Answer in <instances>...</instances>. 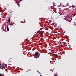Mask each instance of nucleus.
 Segmentation results:
<instances>
[{
  "label": "nucleus",
  "instance_id": "f257e3e1",
  "mask_svg": "<svg viewBox=\"0 0 76 76\" xmlns=\"http://www.w3.org/2000/svg\"><path fill=\"white\" fill-rule=\"evenodd\" d=\"M7 68V65L5 64H0V69L4 70Z\"/></svg>",
  "mask_w": 76,
  "mask_h": 76
},
{
  "label": "nucleus",
  "instance_id": "f03ea898",
  "mask_svg": "<svg viewBox=\"0 0 76 76\" xmlns=\"http://www.w3.org/2000/svg\"><path fill=\"white\" fill-rule=\"evenodd\" d=\"M35 56L37 57V58H39L40 56V54L38 52H36L34 54Z\"/></svg>",
  "mask_w": 76,
  "mask_h": 76
},
{
  "label": "nucleus",
  "instance_id": "7ed1b4c3",
  "mask_svg": "<svg viewBox=\"0 0 76 76\" xmlns=\"http://www.w3.org/2000/svg\"><path fill=\"white\" fill-rule=\"evenodd\" d=\"M15 1H16V3H17V4H18V3H19L20 1H22V0H14Z\"/></svg>",
  "mask_w": 76,
  "mask_h": 76
},
{
  "label": "nucleus",
  "instance_id": "20e7f679",
  "mask_svg": "<svg viewBox=\"0 0 76 76\" xmlns=\"http://www.w3.org/2000/svg\"><path fill=\"white\" fill-rule=\"evenodd\" d=\"M71 7H72L73 9V8H75V7L73 5L70 6Z\"/></svg>",
  "mask_w": 76,
  "mask_h": 76
},
{
  "label": "nucleus",
  "instance_id": "39448f33",
  "mask_svg": "<svg viewBox=\"0 0 76 76\" xmlns=\"http://www.w3.org/2000/svg\"><path fill=\"white\" fill-rule=\"evenodd\" d=\"M8 22L10 23V18H9L8 20Z\"/></svg>",
  "mask_w": 76,
  "mask_h": 76
},
{
  "label": "nucleus",
  "instance_id": "423d86ee",
  "mask_svg": "<svg viewBox=\"0 0 76 76\" xmlns=\"http://www.w3.org/2000/svg\"><path fill=\"white\" fill-rule=\"evenodd\" d=\"M44 32V31H41L40 33L42 35H43V33Z\"/></svg>",
  "mask_w": 76,
  "mask_h": 76
},
{
  "label": "nucleus",
  "instance_id": "0eeeda50",
  "mask_svg": "<svg viewBox=\"0 0 76 76\" xmlns=\"http://www.w3.org/2000/svg\"><path fill=\"white\" fill-rule=\"evenodd\" d=\"M51 71H52V72H53V70H54V69H52L50 70Z\"/></svg>",
  "mask_w": 76,
  "mask_h": 76
},
{
  "label": "nucleus",
  "instance_id": "6e6552de",
  "mask_svg": "<svg viewBox=\"0 0 76 76\" xmlns=\"http://www.w3.org/2000/svg\"><path fill=\"white\" fill-rule=\"evenodd\" d=\"M75 15H76V13L75 14L73 15V16H75Z\"/></svg>",
  "mask_w": 76,
  "mask_h": 76
},
{
  "label": "nucleus",
  "instance_id": "1a4fd4ad",
  "mask_svg": "<svg viewBox=\"0 0 76 76\" xmlns=\"http://www.w3.org/2000/svg\"><path fill=\"white\" fill-rule=\"evenodd\" d=\"M7 29L8 31H9V28H8V27H7Z\"/></svg>",
  "mask_w": 76,
  "mask_h": 76
},
{
  "label": "nucleus",
  "instance_id": "9d476101",
  "mask_svg": "<svg viewBox=\"0 0 76 76\" xmlns=\"http://www.w3.org/2000/svg\"><path fill=\"white\" fill-rule=\"evenodd\" d=\"M54 76H57V74L54 75Z\"/></svg>",
  "mask_w": 76,
  "mask_h": 76
},
{
  "label": "nucleus",
  "instance_id": "9b49d317",
  "mask_svg": "<svg viewBox=\"0 0 76 76\" xmlns=\"http://www.w3.org/2000/svg\"><path fill=\"white\" fill-rule=\"evenodd\" d=\"M0 76H2L1 74H0Z\"/></svg>",
  "mask_w": 76,
  "mask_h": 76
},
{
  "label": "nucleus",
  "instance_id": "f8f14e48",
  "mask_svg": "<svg viewBox=\"0 0 76 76\" xmlns=\"http://www.w3.org/2000/svg\"><path fill=\"white\" fill-rule=\"evenodd\" d=\"M18 6H20V5H18Z\"/></svg>",
  "mask_w": 76,
  "mask_h": 76
},
{
  "label": "nucleus",
  "instance_id": "ddd939ff",
  "mask_svg": "<svg viewBox=\"0 0 76 76\" xmlns=\"http://www.w3.org/2000/svg\"><path fill=\"white\" fill-rule=\"evenodd\" d=\"M66 20V21H67V20L66 19V20Z\"/></svg>",
  "mask_w": 76,
  "mask_h": 76
},
{
  "label": "nucleus",
  "instance_id": "4468645a",
  "mask_svg": "<svg viewBox=\"0 0 76 76\" xmlns=\"http://www.w3.org/2000/svg\"><path fill=\"white\" fill-rule=\"evenodd\" d=\"M75 9H76V8H75Z\"/></svg>",
  "mask_w": 76,
  "mask_h": 76
}]
</instances>
